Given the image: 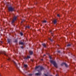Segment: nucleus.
Returning a JSON list of instances; mask_svg holds the SVG:
<instances>
[{
	"label": "nucleus",
	"instance_id": "nucleus-25",
	"mask_svg": "<svg viewBox=\"0 0 76 76\" xmlns=\"http://www.w3.org/2000/svg\"><path fill=\"white\" fill-rule=\"evenodd\" d=\"M57 16L59 17H60V15H59V14H57Z\"/></svg>",
	"mask_w": 76,
	"mask_h": 76
},
{
	"label": "nucleus",
	"instance_id": "nucleus-21",
	"mask_svg": "<svg viewBox=\"0 0 76 76\" xmlns=\"http://www.w3.org/2000/svg\"><path fill=\"white\" fill-rule=\"evenodd\" d=\"M49 40H50L51 42H53V40L52 39H50V38H49Z\"/></svg>",
	"mask_w": 76,
	"mask_h": 76
},
{
	"label": "nucleus",
	"instance_id": "nucleus-34",
	"mask_svg": "<svg viewBox=\"0 0 76 76\" xmlns=\"http://www.w3.org/2000/svg\"><path fill=\"white\" fill-rule=\"evenodd\" d=\"M23 21H21V23H23Z\"/></svg>",
	"mask_w": 76,
	"mask_h": 76
},
{
	"label": "nucleus",
	"instance_id": "nucleus-9",
	"mask_svg": "<svg viewBox=\"0 0 76 76\" xmlns=\"http://www.w3.org/2000/svg\"><path fill=\"white\" fill-rule=\"evenodd\" d=\"M7 44H10V39L8 38H7Z\"/></svg>",
	"mask_w": 76,
	"mask_h": 76
},
{
	"label": "nucleus",
	"instance_id": "nucleus-15",
	"mask_svg": "<svg viewBox=\"0 0 76 76\" xmlns=\"http://www.w3.org/2000/svg\"><path fill=\"white\" fill-rule=\"evenodd\" d=\"M7 7H8V11L9 12H10V7L8 5H7Z\"/></svg>",
	"mask_w": 76,
	"mask_h": 76
},
{
	"label": "nucleus",
	"instance_id": "nucleus-17",
	"mask_svg": "<svg viewBox=\"0 0 76 76\" xmlns=\"http://www.w3.org/2000/svg\"><path fill=\"white\" fill-rule=\"evenodd\" d=\"M32 75H33V74H28V76H32Z\"/></svg>",
	"mask_w": 76,
	"mask_h": 76
},
{
	"label": "nucleus",
	"instance_id": "nucleus-40",
	"mask_svg": "<svg viewBox=\"0 0 76 76\" xmlns=\"http://www.w3.org/2000/svg\"><path fill=\"white\" fill-rule=\"evenodd\" d=\"M52 34H53V33H52Z\"/></svg>",
	"mask_w": 76,
	"mask_h": 76
},
{
	"label": "nucleus",
	"instance_id": "nucleus-1",
	"mask_svg": "<svg viewBox=\"0 0 76 76\" xmlns=\"http://www.w3.org/2000/svg\"><path fill=\"white\" fill-rule=\"evenodd\" d=\"M50 62L51 63L53 64V65H54V66H55V67H56V68L58 67L57 65L56 62L55 61H52V60H51L50 61Z\"/></svg>",
	"mask_w": 76,
	"mask_h": 76
},
{
	"label": "nucleus",
	"instance_id": "nucleus-19",
	"mask_svg": "<svg viewBox=\"0 0 76 76\" xmlns=\"http://www.w3.org/2000/svg\"><path fill=\"white\" fill-rule=\"evenodd\" d=\"M71 45L70 44H68L67 45V46H68V47H69V46H71Z\"/></svg>",
	"mask_w": 76,
	"mask_h": 76
},
{
	"label": "nucleus",
	"instance_id": "nucleus-18",
	"mask_svg": "<svg viewBox=\"0 0 76 76\" xmlns=\"http://www.w3.org/2000/svg\"><path fill=\"white\" fill-rule=\"evenodd\" d=\"M15 43H17L18 42L17 39H15Z\"/></svg>",
	"mask_w": 76,
	"mask_h": 76
},
{
	"label": "nucleus",
	"instance_id": "nucleus-35",
	"mask_svg": "<svg viewBox=\"0 0 76 76\" xmlns=\"http://www.w3.org/2000/svg\"><path fill=\"white\" fill-rule=\"evenodd\" d=\"M26 72H25V73H26Z\"/></svg>",
	"mask_w": 76,
	"mask_h": 76
},
{
	"label": "nucleus",
	"instance_id": "nucleus-13",
	"mask_svg": "<svg viewBox=\"0 0 76 76\" xmlns=\"http://www.w3.org/2000/svg\"><path fill=\"white\" fill-rule=\"evenodd\" d=\"M57 21L56 20H54L53 21V22L54 23V24H55L56 23Z\"/></svg>",
	"mask_w": 76,
	"mask_h": 76
},
{
	"label": "nucleus",
	"instance_id": "nucleus-28",
	"mask_svg": "<svg viewBox=\"0 0 76 76\" xmlns=\"http://www.w3.org/2000/svg\"><path fill=\"white\" fill-rule=\"evenodd\" d=\"M58 52L59 53H60L61 52L60 50H59L58 51Z\"/></svg>",
	"mask_w": 76,
	"mask_h": 76
},
{
	"label": "nucleus",
	"instance_id": "nucleus-37",
	"mask_svg": "<svg viewBox=\"0 0 76 76\" xmlns=\"http://www.w3.org/2000/svg\"><path fill=\"white\" fill-rule=\"evenodd\" d=\"M50 76H52V75H50Z\"/></svg>",
	"mask_w": 76,
	"mask_h": 76
},
{
	"label": "nucleus",
	"instance_id": "nucleus-38",
	"mask_svg": "<svg viewBox=\"0 0 76 76\" xmlns=\"http://www.w3.org/2000/svg\"><path fill=\"white\" fill-rule=\"evenodd\" d=\"M18 64L19 65H20V64Z\"/></svg>",
	"mask_w": 76,
	"mask_h": 76
},
{
	"label": "nucleus",
	"instance_id": "nucleus-4",
	"mask_svg": "<svg viewBox=\"0 0 76 76\" xmlns=\"http://www.w3.org/2000/svg\"><path fill=\"white\" fill-rule=\"evenodd\" d=\"M17 17H15L14 18H13V20H12V23L13 24L14 22H15V21L17 19Z\"/></svg>",
	"mask_w": 76,
	"mask_h": 76
},
{
	"label": "nucleus",
	"instance_id": "nucleus-24",
	"mask_svg": "<svg viewBox=\"0 0 76 76\" xmlns=\"http://www.w3.org/2000/svg\"><path fill=\"white\" fill-rule=\"evenodd\" d=\"M0 43L1 44H3V42H2V41H1L0 42Z\"/></svg>",
	"mask_w": 76,
	"mask_h": 76
},
{
	"label": "nucleus",
	"instance_id": "nucleus-7",
	"mask_svg": "<svg viewBox=\"0 0 76 76\" xmlns=\"http://www.w3.org/2000/svg\"><path fill=\"white\" fill-rule=\"evenodd\" d=\"M14 10L15 9L14 8H13L10 6V11H14Z\"/></svg>",
	"mask_w": 76,
	"mask_h": 76
},
{
	"label": "nucleus",
	"instance_id": "nucleus-26",
	"mask_svg": "<svg viewBox=\"0 0 76 76\" xmlns=\"http://www.w3.org/2000/svg\"><path fill=\"white\" fill-rule=\"evenodd\" d=\"M45 76H48V75H47V74H45Z\"/></svg>",
	"mask_w": 76,
	"mask_h": 76
},
{
	"label": "nucleus",
	"instance_id": "nucleus-33",
	"mask_svg": "<svg viewBox=\"0 0 76 76\" xmlns=\"http://www.w3.org/2000/svg\"><path fill=\"white\" fill-rule=\"evenodd\" d=\"M44 56H46V55H44Z\"/></svg>",
	"mask_w": 76,
	"mask_h": 76
},
{
	"label": "nucleus",
	"instance_id": "nucleus-31",
	"mask_svg": "<svg viewBox=\"0 0 76 76\" xmlns=\"http://www.w3.org/2000/svg\"><path fill=\"white\" fill-rule=\"evenodd\" d=\"M49 57H50V59H51V56H49Z\"/></svg>",
	"mask_w": 76,
	"mask_h": 76
},
{
	"label": "nucleus",
	"instance_id": "nucleus-36",
	"mask_svg": "<svg viewBox=\"0 0 76 76\" xmlns=\"http://www.w3.org/2000/svg\"><path fill=\"white\" fill-rule=\"evenodd\" d=\"M3 67V66H1V67Z\"/></svg>",
	"mask_w": 76,
	"mask_h": 76
},
{
	"label": "nucleus",
	"instance_id": "nucleus-16",
	"mask_svg": "<svg viewBox=\"0 0 76 76\" xmlns=\"http://www.w3.org/2000/svg\"><path fill=\"white\" fill-rule=\"evenodd\" d=\"M24 66L25 67V68H26L28 66V65L26 64H24Z\"/></svg>",
	"mask_w": 76,
	"mask_h": 76
},
{
	"label": "nucleus",
	"instance_id": "nucleus-6",
	"mask_svg": "<svg viewBox=\"0 0 76 76\" xmlns=\"http://www.w3.org/2000/svg\"><path fill=\"white\" fill-rule=\"evenodd\" d=\"M41 74V72H39L35 73V75H40Z\"/></svg>",
	"mask_w": 76,
	"mask_h": 76
},
{
	"label": "nucleus",
	"instance_id": "nucleus-5",
	"mask_svg": "<svg viewBox=\"0 0 76 76\" xmlns=\"http://www.w3.org/2000/svg\"><path fill=\"white\" fill-rule=\"evenodd\" d=\"M1 54H4V56H8L6 54V52L5 51L3 52L2 53L0 52V55Z\"/></svg>",
	"mask_w": 76,
	"mask_h": 76
},
{
	"label": "nucleus",
	"instance_id": "nucleus-39",
	"mask_svg": "<svg viewBox=\"0 0 76 76\" xmlns=\"http://www.w3.org/2000/svg\"><path fill=\"white\" fill-rule=\"evenodd\" d=\"M38 71H39V70H38Z\"/></svg>",
	"mask_w": 76,
	"mask_h": 76
},
{
	"label": "nucleus",
	"instance_id": "nucleus-20",
	"mask_svg": "<svg viewBox=\"0 0 76 76\" xmlns=\"http://www.w3.org/2000/svg\"><path fill=\"white\" fill-rule=\"evenodd\" d=\"M20 34L21 36H23V33H22V32L20 33Z\"/></svg>",
	"mask_w": 76,
	"mask_h": 76
},
{
	"label": "nucleus",
	"instance_id": "nucleus-11",
	"mask_svg": "<svg viewBox=\"0 0 76 76\" xmlns=\"http://www.w3.org/2000/svg\"><path fill=\"white\" fill-rule=\"evenodd\" d=\"M19 44L20 45H24V43L23 42H22L21 41L19 42Z\"/></svg>",
	"mask_w": 76,
	"mask_h": 76
},
{
	"label": "nucleus",
	"instance_id": "nucleus-29",
	"mask_svg": "<svg viewBox=\"0 0 76 76\" xmlns=\"http://www.w3.org/2000/svg\"><path fill=\"white\" fill-rule=\"evenodd\" d=\"M56 76H58V74H56Z\"/></svg>",
	"mask_w": 76,
	"mask_h": 76
},
{
	"label": "nucleus",
	"instance_id": "nucleus-14",
	"mask_svg": "<svg viewBox=\"0 0 76 76\" xmlns=\"http://www.w3.org/2000/svg\"><path fill=\"white\" fill-rule=\"evenodd\" d=\"M42 45L44 46V47H45V48H46V45L45 43H43L42 44Z\"/></svg>",
	"mask_w": 76,
	"mask_h": 76
},
{
	"label": "nucleus",
	"instance_id": "nucleus-32",
	"mask_svg": "<svg viewBox=\"0 0 76 76\" xmlns=\"http://www.w3.org/2000/svg\"><path fill=\"white\" fill-rule=\"evenodd\" d=\"M41 60L42 61H43V59H41Z\"/></svg>",
	"mask_w": 76,
	"mask_h": 76
},
{
	"label": "nucleus",
	"instance_id": "nucleus-23",
	"mask_svg": "<svg viewBox=\"0 0 76 76\" xmlns=\"http://www.w3.org/2000/svg\"><path fill=\"white\" fill-rule=\"evenodd\" d=\"M26 27L28 28H30V27L29 26H26Z\"/></svg>",
	"mask_w": 76,
	"mask_h": 76
},
{
	"label": "nucleus",
	"instance_id": "nucleus-10",
	"mask_svg": "<svg viewBox=\"0 0 76 76\" xmlns=\"http://www.w3.org/2000/svg\"><path fill=\"white\" fill-rule=\"evenodd\" d=\"M29 53L30 55H33V51H31V50H29Z\"/></svg>",
	"mask_w": 76,
	"mask_h": 76
},
{
	"label": "nucleus",
	"instance_id": "nucleus-3",
	"mask_svg": "<svg viewBox=\"0 0 76 76\" xmlns=\"http://www.w3.org/2000/svg\"><path fill=\"white\" fill-rule=\"evenodd\" d=\"M40 67V70H42L43 69H44L45 68L43 67V66H40V65H39V66H36V67L35 69H37V68H38Z\"/></svg>",
	"mask_w": 76,
	"mask_h": 76
},
{
	"label": "nucleus",
	"instance_id": "nucleus-12",
	"mask_svg": "<svg viewBox=\"0 0 76 76\" xmlns=\"http://www.w3.org/2000/svg\"><path fill=\"white\" fill-rule=\"evenodd\" d=\"M31 57L30 56H27V57L26 58V57H24V58L25 59H28V58H30Z\"/></svg>",
	"mask_w": 76,
	"mask_h": 76
},
{
	"label": "nucleus",
	"instance_id": "nucleus-30",
	"mask_svg": "<svg viewBox=\"0 0 76 76\" xmlns=\"http://www.w3.org/2000/svg\"><path fill=\"white\" fill-rule=\"evenodd\" d=\"M7 61H9V58L7 59Z\"/></svg>",
	"mask_w": 76,
	"mask_h": 76
},
{
	"label": "nucleus",
	"instance_id": "nucleus-2",
	"mask_svg": "<svg viewBox=\"0 0 76 76\" xmlns=\"http://www.w3.org/2000/svg\"><path fill=\"white\" fill-rule=\"evenodd\" d=\"M15 65V66L18 69H19V70L20 71V72H22V74H23V73L22 72V71H21V70H20V69H19V67L18 66V65L17 64H16V62H15V61H13Z\"/></svg>",
	"mask_w": 76,
	"mask_h": 76
},
{
	"label": "nucleus",
	"instance_id": "nucleus-22",
	"mask_svg": "<svg viewBox=\"0 0 76 76\" xmlns=\"http://www.w3.org/2000/svg\"><path fill=\"white\" fill-rule=\"evenodd\" d=\"M43 22V23H47V21L46 20H44Z\"/></svg>",
	"mask_w": 76,
	"mask_h": 76
},
{
	"label": "nucleus",
	"instance_id": "nucleus-8",
	"mask_svg": "<svg viewBox=\"0 0 76 76\" xmlns=\"http://www.w3.org/2000/svg\"><path fill=\"white\" fill-rule=\"evenodd\" d=\"M65 65V66H68V65L67 64H66V63H62L61 64V65L62 66H63V65Z\"/></svg>",
	"mask_w": 76,
	"mask_h": 76
},
{
	"label": "nucleus",
	"instance_id": "nucleus-27",
	"mask_svg": "<svg viewBox=\"0 0 76 76\" xmlns=\"http://www.w3.org/2000/svg\"><path fill=\"white\" fill-rule=\"evenodd\" d=\"M21 48H22V49H23V46H21Z\"/></svg>",
	"mask_w": 76,
	"mask_h": 76
}]
</instances>
